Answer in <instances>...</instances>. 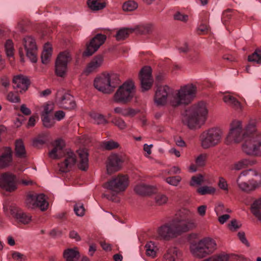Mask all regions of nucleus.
I'll return each mask as SVG.
<instances>
[{
  "mask_svg": "<svg viewBox=\"0 0 261 261\" xmlns=\"http://www.w3.org/2000/svg\"><path fill=\"white\" fill-rule=\"evenodd\" d=\"M216 243L211 238L200 240L190 247L192 254L195 257L203 258L212 253L216 249Z\"/></svg>",
  "mask_w": 261,
  "mask_h": 261,
  "instance_id": "obj_8",
  "label": "nucleus"
},
{
  "mask_svg": "<svg viewBox=\"0 0 261 261\" xmlns=\"http://www.w3.org/2000/svg\"><path fill=\"white\" fill-rule=\"evenodd\" d=\"M165 181L168 184L176 187L181 181V177L180 176H174L167 177Z\"/></svg>",
  "mask_w": 261,
  "mask_h": 261,
  "instance_id": "obj_50",
  "label": "nucleus"
},
{
  "mask_svg": "<svg viewBox=\"0 0 261 261\" xmlns=\"http://www.w3.org/2000/svg\"><path fill=\"white\" fill-rule=\"evenodd\" d=\"M114 112L117 114H119L123 116H134L137 112L135 110L132 108L123 109L121 107H116L114 109Z\"/></svg>",
  "mask_w": 261,
  "mask_h": 261,
  "instance_id": "obj_42",
  "label": "nucleus"
},
{
  "mask_svg": "<svg viewBox=\"0 0 261 261\" xmlns=\"http://www.w3.org/2000/svg\"><path fill=\"white\" fill-rule=\"evenodd\" d=\"M223 132L216 127L204 131L200 136L201 146L203 149H208L218 145L222 140Z\"/></svg>",
  "mask_w": 261,
  "mask_h": 261,
  "instance_id": "obj_11",
  "label": "nucleus"
},
{
  "mask_svg": "<svg viewBox=\"0 0 261 261\" xmlns=\"http://www.w3.org/2000/svg\"><path fill=\"white\" fill-rule=\"evenodd\" d=\"M15 155L18 158H25L27 157V151L24 143L22 140L19 139L15 141Z\"/></svg>",
  "mask_w": 261,
  "mask_h": 261,
  "instance_id": "obj_37",
  "label": "nucleus"
},
{
  "mask_svg": "<svg viewBox=\"0 0 261 261\" xmlns=\"http://www.w3.org/2000/svg\"><path fill=\"white\" fill-rule=\"evenodd\" d=\"M13 163V151L11 147L3 148L0 154V168L3 169L12 165Z\"/></svg>",
  "mask_w": 261,
  "mask_h": 261,
  "instance_id": "obj_26",
  "label": "nucleus"
},
{
  "mask_svg": "<svg viewBox=\"0 0 261 261\" xmlns=\"http://www.w3.org/2000/svg\"><path fill=\"white\" fill-rule=\"evenodd\" d=\"M80 256V252L76 247L67 249L63 252V257L66 261H77Z\"/></svg>",
  "mask_w": 261,
  "mask_h": 261,
  "instance_id": "obj_34",
  "label": "nucleus"
},
{
  "mask_svg": "<svg viewBox=\"0 0 261 261\" xmlns=\"http://www.w3.org/2000/svg\"><path fill=\"white\" fill-rule=\"evenodd\" d=\"M165 261H182L181 254L175 247H171L168 249L164 255Z\"/></svg>",
  "mask_w": 261,
  "mask_h": 261,
  "instance_id": "obj_30",
  "label": "nucleus"
},
{
  "mask_svg": "<svg viewBox=\"0 0 261 261\" xmlns=\"http://www.w3.org/2000/svg\"><path fill=\"white\" fill-rule=\"evenodd\" d=\"M139 78L142 91L149 90L153 83L151 68L149 66H145L142 68L140 71Z\"/></svg>",
  "mask_w": 261,
  "mask_h": 261,
  "instance_id": "obj_23",
  "label": "nucleus"
},
{
  "mask_svg": "<svg viewBox=\"0 0 261 261\" xmlns=\"http://www.w3.org/2000/svg\"><path fill=\"white\" fill-rule=\"evenodd\" d=\"M80 157L79 164L78 167L80 169L86 171L89 167L88 153L86 149H80L78 151Z\"/></svg>",
  "mask_w": 261,
  "mask_h": 261,
  "instance_id": "obj_31",
  "label": "nucleus"
},
{
  "mask_svg": "<svg viewBox=\"0 0 261 261\" xmlns=\"http://www.w3.org/2000/svg\"><path fill=\"white\" fill-rule=\"evenodd\" d=\"M88 7L93 11L102 10L106 7V0H87Z\"/></svg>",
  "mask_w": 261,
  "mask_h": 261,
  "instance_id": "obj_35",
  "label": "nucleus"
},
{
  "mask_svg": "<svg viewBox=\"0 0 261 261\" xmlns=\"http://www.w3.org/2000/svg\"><path fill=\"white\" fill-rule=\"evenodd\" d=\"M249 135L247 131L243 129L241 122L240 121H235L231 124L230 131L227 135L226 141L227 144H229L232 142L238 143L245 140Z\"/></svg>",
  "mask_w": 261,
  "mask_h": 261,
  "instance_id": "obj_13",
  "label": "nucleus"
},
{
  "mask_svg": "<svg viewBox=\"0 0 261 261\" xmlns=\"http://www.w3.org/2000/svg\"><path fill=\"white\" fill-rule=\"evenodd\" d=\"M119 144L113 140L105 141L102 144V147L106 150H110L119 147Z\"/></svg>",
  "mask_w": 261,
  "mask_h": 261,
  "instance_id": "obj_49",
  "label": "nucleus"
},
{
  "mask_svg": "<svg viewBox=\"0 0 261 261\" xmlns=\"http://www.w3.org/2000/svg\"><path fill=\"white\" fill-rule=\"evenodd\" d=\"M216 243L211 238L200 240L190 247L192 254L195 257L203 258L212 253L216 249Z\"/></svg>",
  "mask_w": 261,
  "mask_h": 261,
  "instance_id": "obj_9",
  "label": "nucleus"
},
{
  "mask_svg": "<svg viewBox=\"0 0 261 261\" xmlns=\"http://www.w3.org/2000/svg\"><path fill=\"white\" fill-rule=\"evenodd\" d=\"M242 148L246 154L258 156V141L253 137V134H249L244 140Z\"/></svg>",
  "mask_w": 261,
  "mask_h": 261,
  "instance_id": "obj_20",
  "label": "nucleus"
},
{
  "mask_svg": "<svg viewBox=\"0 0 261 261\" xmlns=\"http://www.w3.org/2000/svg\"><path fill=\"white\" fill-rule=\"evenodd\" d=\"M216 190L214 188L209 186H202L197 190V192L201 195L211 194L215 193Z\"/></svg>",
  "mask_w": 261,
  "mask_h": 261,
  "instance_id": "obj_47",
  "label": "nucleus"
},
{
  "mask_svg": "<svg viewBox=\"0 0 261 261\" xmlns=\"http://www.w3.org/2000/svg\"><path fill=\"white\" fill-rule=\"evenodd\" d=\"M134 191L138 195L146 196L154 193L156 189L154 187L149 185L139 184L135 187Z\"/></svg>",
  "mask_w": 261,
  "mask_h": 261,
  "instance_id": "obj_32",
  "label": "nucleus"
},
{
  "mask_svg": "<svg viewBox=\"0 0 261 261\" xmlns=\"http://www.w3.org/2000/svg\"><path fill=\"white\" fill-rule=\"evenodd\" d=\"M204 181V177L201 174L193 176L191 177L190 185L192 187L201 185Z\"/></svg>",
  "mask_w": 261,
  "mask_h": 261,
  "instance_id": "obj_46",
  "label": "nucleus"
},
{
  "mask_svg": "<svg viewBox=\"0 0 261 261\" xmlns=\"http://www.w3.org/2000/svg\"><path fill=\"white\" fill-rule=\"evenodd\" d=\"M91 117L98 124H106L108 122L105 116L100 114L94 113L91 115Z\"/></svg>",
  "mask_w": 261,
  "mask_h": 261,
  "instance_id": "obj_52",
  "label": "nucleus"
},
{
  "mask_svg": "<svg viewBox=\"0 0 261 261\" xmlns=\"http://www.w3.org/2000/svg\"><path fill=\"white\" fill-rule=\"evenodd\" d=\"M223 100L225 103L233 109L238 111H241L242 107L240 101L236 98L230 95L223 96Z\"/></svg>",
  "mask_w": 261,
  "mask_h": 261,
  "instance_id": "obj_36",
  "label": "nucleus"
},
{
  "mask_svg": "<svg viewBox=\"0 0 261 261\" xmlns=\"http://www.w3.org/2000/svg\"><path fill=\"white\" fill-rule=\"evenodd\" d=\"M119 81L116 74L103 73L95 79L94 86L99 91L110 94L119 84Z\"/></svg>",
  "mask_w": 261,
  "mask_h": 261,
  "instance_id": "obj_5",
  "label": "nucleus"
},
{
  "mask_svg": "<svg viewBox=\"0 0 261 261\" xmlns=\"http://www.w3.org/2000/svg\"><path fill=\"white\" fill-rule=\"evenodd\" d=\"M135 86L132 81H127L119 87L113 95V100L118 103L126 104L135 95Z\"/></svg>",
  "mask_w": 261,
  "mask_h": 261,
  "instance_id": "obj_10",
  "label": "nucleus"
},
{
  "mask_svg": "<svg viewBox=\"0 0 261 261\" xmlns=\"http://www.w3.org/2000/svg\"><path fill=\"white\" fill-rule=\"evenodd\" d=\"M128 186V177L126 175H118L106 182L103 187L118 194L124 191Z\"/></svg>",
  "mask_w": 261,
  "mask_h": 261,
  "instance_id": "obj_12",
  "label": "nucleus"
},
{
  "mask_svg": "<svg viewBox=\"0 0 261 261\" xmlns=\"http://www.w3.org/2000/svg\"><path fill=\"white\" fill-rule=\"evenodd\" d=\"M46 142L45 139L43 137H39L35 139L33 142V145L35 147H39L44 144Z\"/></svg>",
  "mask_w": 261,
  "mask_h": 261,
  "instance_id": "obj_60",
  "label": "nucleus"
},
{
  "mask_svg": "<svg viewBox=\"0 0 261 261\" xmlns=\"http://www.w3.org/2000/svg\"><path fill=\"white\" fill-rule=\"evenodd\" d=\"M53 145L54 148L49 152V157L57 159L64 156V161L58 164L59 169L61 172H68L76 162L75 153L70 150L64 151L65 143L63 140H56Z\"/></svg>",
  "mask_w": 261,
  "mask_h": 261,
  "instance_id": "obj_2",
  "label": "nucleus"
},
{
  "mask_svg": "<svg viewBox=\"0 0 261 261\" xmlns=\"http://www.w3.org/2000/svg\"><path fill=\"white\" fill-rule=\"evenodd\" d=\"M216 243L211 238L200 240L190 247L192 254L195 257L203 258L212 253L216 249Z\"/></svg>",
  "mask_w": 261,
  "mask_h": 261,
  "instance_id": "obj_6",
  "label": "nucleus"
},
{
  "mask_svg": "<svg viewBox=\"0 0 261 261\" xmlns=\"http://www.w3.org/2000/svg\"><path fill=\"white\" fill-rule=\"evenodd\" d=\"M208 110L206 102L200 101L187 109L182 114V123L190 129L201 127L208 118Z\"/></svg>",
  "mask_w": 261,
  "mask_h": 261,
  "instance_id": "obj_1",
  "label": "nucleus"
},
{
  "mask_svg": "<svg viewBox=\"0 0 261 261\" xmlns=\"http://www.w3.org/2000/svg\"><path fill=\"white\" fill-rule=\"evenodd\" d=\"M168 197L166 195L162 194H159L155 197V201L158 205H162L167 203Z\"/></svg>",
  "mask_w": 261,
  "mask_h": 261,
  "instance_id": "obj_55",
  "label": "nucleus"
},
{
  "mask_svg": "<svg viewBox=\"0 0 261 261\" xmlns=\"http://www.w3.org/2000/svg\"><path fill=\"white\" fill-rule=\"evenodd\" d=\"M103 62V58L101 55H98L94 57L87 65L84 72L87 74H89L95 72L101 66Z\"/></svg>",
  "mask_w": 261,
  "mask_h": 261,
  "instance_id": "obj_29",
  "label": "nucleus"
},
{
  "mask_svg": "<svg viewBox=\"0 0 261 261\" xmlns=\"http://www.w3.org/2000/svg\"><path fill=\"white\" fill-rule=\"evenodd\" d=\"M248 60L249 62L261 64V50H256L252 55L248 56Z\"/></svg>",
  "mask_w": 261,
  "mask_h": 261,
  "instance_id": "obj_44",
  "label": "nucleus"
},
{
  "mask_svg": "<svg viewBox=\"0 0 261 261\" xmlns=\"http://www.w3.org/2000/svg\"><path fill=\"white\" fill-rule=\"evenodd\" d=\"M5 47L7 56L10 58L12 57L14 54V46L12 41L10 39L7 40Z\"/></svg>",
  "mask_w": 261,
  "mask_h": 261,
  "instance_id": "obj_48",
  "label": "nucleus"
},
{
  "mask_svg": "<svg viewBox=\"0 0 261 261\" xmlns=\"http://www.w3.org/2000/svg\"><path fill=\"white\" fill-rule=\"evenodd\" d=\"M12 257L16 261H25V256L18 252H13Z\"/></svg>",
  "mask_w": 261,
  "mask_h": 261,
  "instance_id": "obj_59",
  "label": "nucleus"
},
{
  "mask_svg": "<svg viewBox=\"0 0 261 261\" xmlns=\"http://www.w3.org/2000/svg\"><path fill=\"white\" fill-rule=\"evenodd\" d=\"M122 160L116 154H112L109 156L107 164V170L109 174L119 171L121 168Z\"/></svg>",
  "mask_w": 261,
  "mask_h": 261,
  "instance_id": "obj_25",
  "label": "nucleus"
},
{
  "mask_svg": "<svg viewBox=\"0 0 261 261\" xmlns=\"http://www.w3.org/2000/svg\"><path fill=\"white\" fill-rule=\"evenodd\" d=\"M16 176L10 172H5L0 175V187L8 192L15 191L16 188Z\"/></svg>",
  "mask_w": 261,
  "mask_h": 261,
  "instance_id": "obj_21",
  "label": "nucleus"
},
{
  "mask_svg": "<svg viewBox=\"0 0 261 261\" xmlns=\"http://www.w3.org/2000/svg\"><path fill=\"white\" fill-rule=\"evenodd\" d=\"M207 155L206 154L199 155L196 159V163L198 166L202 167L205 165Z\"/></svg>",
  "mask_w": 261,
  "mask_h": 261,
  "instance_id": "obj_57",
  "label": "nucleus"
},
{
  "mask_svg": "<svg viewBox=\"0 0 261 261\" xmlns=\"http://www.w3.org/2000/svg\"><path fill=\"white\" fill-rule=\"evenodd\" d=\"M58 95H61L58 97L57 101L59 106L64 109L72 110L76 107V103L74 97L69 93L58 91Z\"/></svg>",
  "mask_w": 261,
  "mask_h": 261,
  "instance_id": "obj_22",
  "label": "nucleus"
},
{
  "mask_svg": "<svg viewBox=\"0 0 261 261\" xmlns=\"http://www.w3.org/2000/svg\"><path fill=\"white\" fill-rule=\"evenodd\" d=\"M20 110L24 115L29 116L31 114V110L25 104L20 106Z\"/></svg>",
  "mask_w": 261,
  "mask_h": 261,
  "instance_id": "obj_63",
  "label": "nucleus"
},
{
  "mask_svg": "<svg viewBox=\"0 0 261 261\" xmlns=\"http://www.w3.org/2000/svg\"><path fill=\"white\" fill-rule=\"evenodd\" d=\"M23 44L28 58L32 62L36 63L37 61V46L35 39L32 36H26L23 39Z\"/></svg>",
  "mask_w": 261,
  "mask_h": 261,
  "instance_id": "obj_19",
  "label": "nucleus"
},
{
  "mask_svg": "<svg viewBox=\"0 0 261 261\" xmlns=\"http://www.w3.org/2000/svg\"><path fill=\"white\" fill-rule=\"evenodd\" d=\"M154 29V27L152 24L147 23L138 26L135 29L137 33L140 34H148L151 33Z\"/></svg>",
  "mask_w": 261,
  "mask_h": 261,
  "instance_id": "obj_41",
  "label": "nucleus"
},
{
  "mask_svg": "<svg viewBox=\"0 0 261 261\" xmlns=\"http://www.w3.org/2000/svg\"><path fill=\"white\" fill-rule=\"evenodd\" d=\"M216 243L211 238L200 240L190 247L192 254L195 257L203 258L212 253L216 249Z\"/></svg>",
  "mask_w": 261,
  "mask_h": 261,
  "instance_id": "obj_7",
  "label": "nucleus"
},
{
  "mask_svg": "<svg viewBox=\"0 0 261 261\" xmlns=\"http://www.w3.org/2000/svg\"><path fill=\"white\" fill-rule=\"evenodd\" d=\"M106 36L104 34H98L93 37L89 43L87 44L86 49L83 52L85 57H89L95 53L106 40Z\"/></svg>",
  "mask_w": 261,
  "mask_h": 261,
  "instance_id": "obj_17",
  "label": "nucleus"
},
{
  "mask_svg": "<svg viewBox=\"0 0 261 261\" xmlns=\"http://www.w3.org/2000/svg\"><path fill=\"white\" fill-rule=\"evenodd\" d=\"M145 247L147 256L151 258H154L156 256L158 248L153 242L150 241L147 243Z\"/></svg>",
  "mask_w": 261,
  "mask_h": 261,
  "instance_id": "obj_40",
  "label": "nucleus"
},
{
  "mask_svg": "<svg viewBox=\"0 0 261 261\" xmlns=\"http://www.w3.org/2000/svg\"><path fill=\"white\" fill-rule=\"evenodd\" d=\"M6 99L9 102L12 103H19L20 102V99L19 97L14 94L13 92H10L8 93Z\"/></svg>",
  "mask_w": 261,
  "mask_h": 261,
  "instance_id": "obj_54",
  "label": "nucleus"
},
{
  "mask_svg": "<svg viewBox=\"0 0 261 261\" xmlns=\"http://www.w3.org/2000/svg\"><path fill=\"white\" fill-rule=\"evenodd\" d=\"M173 222L177 236L182 233L188 232L197 227V224L194 219L176 218L173 220Z\"/></svg>",
  "mask_w": 261,
  "mask_h": 261,
  "instance_id": "obj_16",
  "label": "nucleus"
},
{
  "mask_svg": "<svg viewBox=\"0 0 261 261\" xmlns=\"http://www.w3.org/2000/svg\"><path fill=\"white\" fill-rule=\"evenodd\" d=\"M137 7V3L133 1H128L125 2L122 6L123 10L126 12L134 11Z\"/></svg>",
  "mask_w": 261,
  "mask_h": 261,
  "instance_id": "obj_45",
  "label": "nucleus"
},
{
  "mask_svg": "<svg viewBox=\"0 0 261 261\" xmlns=\"http://www.w3.org/2000/svg\"><path fill=\"white\" fill-rule=\"evenodd\" d=\"M238 237L240 241L247 246H249V243L247 240L245 234L244 232H239L238 233Z\"/></svg>",
  "mask_w": 261,
  "mask_h": 261,
  "instance_id": "obj_64",
  "label": "nucleus"
},
{
  "mask_svg": "<svg viewBox=\"0 0 261 261\" xmlns=\"http://www.w3.org/2000/svg\"><path fill=\"white\" fill-rule=\"evenodd\" d=\"M41 119L43 124L45 127L50 128L54 125L55 121L54 119L50 118L49 115L41 116Z\"/></svg>",
  "mask_w": 261,
  "mask_h": 261,
  "instance_id": "obj_53",
  "label": "nucleus"
},
{
  "mask_svg": "<svg viewBox=\"0 0 261 261\" xmlns=\"http://www.w3.org/2000/svg\"><path fill=\"white\" fill-rule=\"evenodd\" d=\"M132 31L125 28L119 30L115 35L116 39L117 41H121L126 38Z\"/></svg>",
  "mask_w": 261,
  "mask_h": 261,
  "instance_id": "obj_43",
  "label": "nucleus"
},
{
  "mask_svg": "<svg viewBox=\"0 0 261 261\" xmlns=\"http://www.w3.org/2000/svg\"><path fill=\"white\" fill-rule=\"evenodd\" d=\"M236 182L241 191H252L261 187V175L253 169L245 170L239 174Z\"/></svg>",
  "mask_w": 261,
  "mask_h": 261,
  "instance_id": "obj_3",
  "label": "nucleus"
},
{
  "mask_svg": "<svg viewBox=\"0 0 261 261\" xmlns=\"http://www.w3.org/2000/svg\"><path fill=\"white\" fill-rule=\"evenodd\" d=\"M174 18L176 20L186 22L188 19V16L178 12L174 15Z\"/></svg>",
  "mask_w": 261,
  "mask_h": 261,
  "instance_id": "obj_61",
  "label": "nucleus"
},
{
  "mask_svg": "<svg viewBox=\"0 0 261 261\" xmlns=\"http://www.w3.org/2000/svg\"><path fill=\"white\" fill-rule=\"evenodd\" d=\"M251 211L253 215L261 221V198L254 201L251 206Z\"/></svg>",
  "mask_w": 261,
  "mask_h": 261,
  "instance_id": "obj_39",
  "label": "nucleus"
},
{
  "mask_svg": "<svg viewBox=\"0 0 261 261\" xmlns=\"http://www.w3.org/2000/svg\"><path fill=\"white\" fill-rule=\"evenodd\" d=\"M112 122L120 129H124L127 127V124L124 120L120 117L114 118L112 120Z\"/></svg>",
  "mask_w": 261,
  "mask_h": 261,
  "instance_id": "obj_51",
  "label": "nucleus"
},
{
  "mask_svg": "<svg viewBox=\"0 0 261 261\" xmlns=\"http://www.w3.org/2000/svg\"><path fill=\"white\" fill-rule=\"evenodd\" d=\"M10 211L12 216L19 223L26 225L32 220L31 215L23 212L17 207L12 208Z\"/></svg>",
  "mask_w": 261,
  "mask_h": 261,
  "instance_id": "obj_28",
  "label": "nucleus"
},
{
  "mask_svg": "<svg viewBox=\"0 0 261 261\" xmlns=\"http://www.w3.org/2000/svg\"><path fill=\"white\" fill-rule=\"evenodd\" d=\"M197 87L193 84H188L172 93L169 98V105L176 107L191 103L196 96Z\"/></svg>",
  "mask_w": 261,
  "mask_h": 261,
  "instance_id": "obj_4",
  "label": "nucleus"
},
{
  "mask_svg": "<svg viewBox=\"0 0 261 261\" xmlns=\"http://www.w3.org/2000/svg\"><path fill=\"white\" fill-rule=\"evenodd\" d=\"M74 211L78 216H83L85 214V208L83 204L76 203L74 205Z\"/></svg>",
  "mask_w": 261,
  "mask_h": 261,
  "instance_id": "obj_56",
  "label": "nucleus"
},
{
  "mask_svg": "<svg viewBox=\"0 0 261 261\" xmlns=\"http://www.w3.org/2000/svg\"><path fill=\"white\" fill-rule=\"evenodd\" d=\"M26 206L29 208L35 209L39 207L42 211H45L48 206V202L45 200L43 194L38 195L29 193L25 199Z\"/></svg>",
  "mask_w": 261,
  "mask_h": 261,
  "instance_id": "obj_14",
  "label": "nucleus"
},
{
  "mask_svg": "<svg viewBox=\"0 0 261 261\" xmlns=\"http://www.w3.org/2000/svg\"><path fill=\"white\" fill-rule=\"evenodd\" d=\"M172 89L167 86L159 87L154 95V102L158 106H164L167 102L169 103V98L172 95Z\"/></svg>",
  "mask_w": 261,
  "mask_h": 261,
  "instance_id": "obj_18",
  "label": "nucleus"
},
{
  "mask_svg": "<svg viewBox=\"0 0 261 261\" xmlns=\"http://www.w3.org/2000/svg\"><path fill=\"white\" fill-rule=\"evenodd\" d=\"M158 232L160 237L165 240H168L177 237L173 220L159 227Z\"/></svg>",
  "mask_w": 261,
  "mask_h": 261,
  "instance_id": "obj_24",
  "label": "nucleus"
},
{
  "mask_svg": "<svg viewBox=\"0 0 261 261\" xmlns=\"http://www.w3.org/2000/svg\"><path fill=\"white\" fill-rule=\"evenodd\" d=\"M240 225L238 224V223L236 220H232L230 223L228 224V227L231 231H236L239 229Z\"/></svg>",
  "mask_w": 261,
  "mask_h": 261,
  "instance_id": "obj_62",
  "label": "nucleus"
},
{
  "mask_svg": "<svg viewBox=\"0 0 261 261\" xmlns=\"http://www.w3.org/2000/svg\"><path fill=\"white\" fill-rule=\"evenodd\" d=\"M218 186L221 189L224 191H227L228 190L227 181L222 177L219 178Z\"/></svg>",
  "mask_w": 261,
  "mask_h": 261,
  "instance_id": "obj_58",
  "label": "nucleus"
},
{
  "mask_svg": "<svg viewBox=\"0 0 261 261\" xmlns=\"http://www.w3.org/2000/svg\"><path fill=\"white\" fill-rule=\"evenodd\" d=\"M253 164V162L249 159L244 158L232 164L229 167L231 171H240L246 168Z\"/></svg>",
  "mask_w": 261,
  "mask_h": 261,
  "instance_id": "obj_33",
  "label": "nucleus"
},
{
  "mask_svg": "<svg viewBox=\"0 0 261 261\" xmlns=\"http://www.w3.org/2000/svg\"><path fill=\"white\" fill-rule=\"evenodd\" d=\"M52 55V47L49 43H46L44 46L41 55V61L43 64H46L49 62Z\"/></svg>",
  "mask_w": 261,
  "mask_h": 261,
  "instance_id": "obj_38",
  "label": "nucleus"
},
{
  "mask_svg": "<svg viewBox=\"0 0 261 261\" xmlns=\"http://www.w3.org/2000/svg\"><path fill=\"white\" fill-rule=\"evenodd\" d=\"M71 60V57L68 51H64L58 56L55 63V72L57 76L64 77L67 70V64Z\"/></svg>",
  "mask_w": 261,
  "mask_h": 261,
  "instance_id": "obj_15",
  "label": "nucleus"
},
{
  "mask_svg": "<svg viewBox=\"0 0 261 261\" xmlns=\"http://www.w3.org/2000/svg\"><path fill=\"white\" fill-rule=\"evenodd\" d=\"M13 88L18 92L22 93L26 91L30 85L28 78L22 75L15 76L13 78Z\"/></svg>",
  "mask_w": 261,
  "mask_h": 261,
  "instance_id": "obj_27",
  "label": "nucleus"
}]
</instances>
